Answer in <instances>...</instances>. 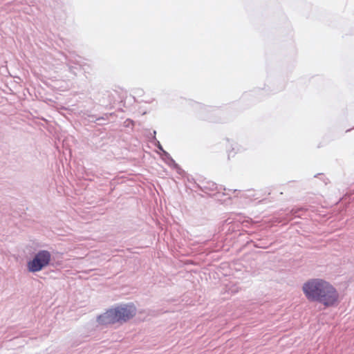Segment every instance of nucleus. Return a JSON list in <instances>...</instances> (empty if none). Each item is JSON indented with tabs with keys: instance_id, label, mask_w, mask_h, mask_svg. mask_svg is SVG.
Segmentation results:
<instances>
[{
	"instance_id": "obj_1",
	"label": "nucleus",
	"mask_w": 354,
	"mask_h": 354,
	"mask_svg": "<svg viewBox=\"0 0 354 354\" xmlns=\"http://www.w3.org/2000/svg\"><path fill=\"white\" fill-rule=\"evenodd\" d=\"M308 300L317 301L325 307H330L339 303V293L329 282L320 279L307 281L302 287Z\"/></svg>"
},
{
	"instance_id": "obj_3",
	"label": "nucleus",
	"mask_w": 354,
	"mask_h": 354,
	"mask_svg": "<svg viewBox=\"0 0 354 354\" xmlns=\"http://www.w3.org/2000/svg\"><path fill=\"white\" fill-rule=\"evenodd\" d=\"M51 259V254L47 250L37 252L32 260L28 262V269L30 272H36L46 267Z\"/></svg>"
},
{
	"instance_id": "obj_2",
	"label": "nucleus",
	"mask_w": 354,
	"mask_h": 354,
	"mask_svg": "<svg viewBox=\"0 0 354 354\" xmlns=\"http://www.w3.org/2000/svg\"><path fill=\"white\" fill-rule=\"evenodd\" d=\"M136 308L133 304H124L111 308L100 315L97 322L100 324H111L125 322L135 316Z\"/></svg>"
}]
</instances>
